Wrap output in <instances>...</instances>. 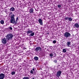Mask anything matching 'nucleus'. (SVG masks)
I'll return each instance as SVG.
<instances>
[{"mask_svg": "<svg viewBox=\"0 0 79 79\" xmlns=\"http://www.w3.org/2000/svg\"><path fill=\"white\" fill-rule=\"evenodd\" d=\"M71 16H73V14L71 13Z\"/></svg>", "mask_w": 79, "mask_h": 79, "instance_id": "obj_31", "label": "nucleus"}, {"mask_svg": "<svg viewBox=\"0 0 79 79\" xmlns=\"http://www.w3.org/2000/svg\"><path fill=\"white\" fill-rule=\"evenodd\" d=\"M58 8H61V6L60 5H58Z\"/></svg>", "mask_w": 79, "mask_h": 79, "instance_id": "obj_23", "label": "nucleus"}, {"mask_svg": "<svg viewBox=\"0 0 79 79\" xmlns=\"http://www.w3.org/2000/svg\"><path fill=\"white\" fill-rule=\"evenodd\" d=\"M63 52L64 53H66V49H63Z\"/></svg>", "mask_w": 79, "mask_h": 79, "instance_id": "obj_19", "label": "nucleus"}, {"mask_svg": "<svg viewBox=\"0 0 79 79\" xmlns=\"http://www.w3.org/2000/svg\"><path fill=\"white\" fill-rule=\"evenodd\" d=\"M23 79H29V77H25L23 78Z\"/></svg>", "mask_w": 79, "mask_h": 79, "instance_id": "obj_21", "label": "nucleus"}, {"mask_svg": "<svg viewBox=\"0 0 79 79\" xmlns=\"http://www.w3.org/2000/svg\"><path fill=\"white\" fill-rule=\"evenodd\" d=\"M5 74L3 73L0 74V79H3L5 78Z\"/></svg>", "mask_w": 79, "mask_h": 79, "instance_id": "obj_7", "label": "nucleus"}, {"mask_svg": "<svg viewBox=\"0 0 79 79\" xmlns=\"http://www.w3.org/2000/svg\"><path fill=\"white\" fill-rule=\"evenodd\" d=\"M27 34V35H29V34H31V33H32V31L31 30H27V31H26Z\"/></svg>", "mask_w": 79, "mask_h": 79, "instance_id": "obj_9", "label": "nucleus"}, {"mask_svg": "<svg viewBox=\"0 0 79 79\" xmlns=\"http://www.w3.org/2000/svg\"><path fill=\"white\" fill-rule=\"evenodd\" d=\"M2 42L3 44H4V45L6 44V43H7V40H6V39L5 38H4L2 39Z\"/></svg>", "mask_w": 79, "mask_h": 79, "instance_id": "obj_4", "label": "nucleus"}, {"mask_svg": "<svg viewBox=\"0 0 79 79\" xmlns=\"http://www.w3.org/2000/svg\"><path fill=\"white\" fill-rule=\"evenodd\" d=\"M13 13L12 12H11L9 14V15H12V14Z\"/></svg>", "mask_w": 79, "mask_h": 79, "instance_id": "obj_30", "label": "nucleus"}, {"mask_svg": "<svg viewBox=\"0 0 79 79\" xmlns=\"http://www.w3.org/2000/svg\"><path fill=\"white\" fill-rule=\"evenodd\" d=\"M47 34H48V33Z\"/></svg>", "mask_w": 79, "mask_h": 79, "instance_id": "obj_32", "label": "nucleus"}, {"mask_svg": "<svg viewBox=\"0 0 79 79\" xmlns=\"http://www.w3.org/2000/svg\"><path fill=\"white\" fill-rule=\"evenodd\" d=\"M54 63H56V62H57V60H55L54 61Z\"/></svg>", "mask_w": 79, "mask_h": 79, "instance_id": "obj_28", "label": "nucleus"}, {"mask_svg": "<svg viewBox=\"0 0 79 79\" xmlns=\"http://www.w3.org/2000/svg\"><path fill=\"white\" fill-rule=\"evenodd\" d=\"M13 37V35L12 34H9L6 35V38L8 40H10Z\"/></svg>", "mask_w": 79, "mask_h": 79, "instance_id": "obj_2", "label": "nucleus"}, {"mask_svg": "<svg viewBox=\"0 0 79 79\" xmlns=\"http://www.w3.org/2000/svg\"><path fill=\"white\" fill-rule=\"evenodd\" d=\"M38 22L40 24V25H41V26H43V21L41 19H39L38 20Z\"/></svg>", "mask_w": 79, "mask_h": 79, "instance_id": "obj_6", "label": "nucleus"}, {"mask_svg": "<svg viewBox=\"0 0 79 79\" xmlns=\"http://www.w3.org/2000/svg\"><path fill=\"white\" fill-rule=\"evenodd\" d=\"M0 23L2 24H4V21H3V20H2L0 21Z\"/></svg>", "mask_w": 79, "mask_h": 79, "instance_id": "obj_18", "label": "nucleus"}, {"mask_svg": "<svg viewBox=\"0 0 79 79\" xmlns=\"http://www.w3.org/2000/svg\"><path fill=\"white\" fill-rule=\"evenodd\" d=\"M30 13H34V9L31 8L30 10V11H29Z\"/></svg>", "mask_w": 79, "mask_h": 79, "instance_id": "obj_10", "label": "nucleus"}, {"mask_svg": "<svg viewBox=\"0 0 79 79\" xmlns=\"http://www.w3.org/2000/svg\"><path fill=\"white\" fill-rule=\"evenodd\" d=\"M30 73H31V74H33L34 72H33V71H32V70H31Z\"/></svg>", "mask_w": 79, "mask_h": 79, "instance_id": "obj_26", "label": "nucleus"}, {"mask_svg": "<svg viewBox=\"0 0 79 79\" xmlns=\"http://www.w3.org/2000/svg\"><path fill=\"white\" fill-rule=\"evenodd\" d=\"M10 11H15V8L14 7H12L11 8H10Z\"/></svg>", "mask_w": 79, "mask_h": 79, "instance_id": "obj_12", "label": "nucleus"}, {"mask_svg": "<svg viewBox=\"0 0 79 79\" xmlns=\"http://www.w3.org/2000/svg\"><path fill=\"white\" fill-rule=\"evenodd\" d=\"M8 29H10V30H12L13 29V28L11 27H9Z\"/></svg>", "mask_w": 79, "mask_h": 79, "instance_id": "obj_24", "label": "nucleus"}, {"mask_svg": "<svg viewBox=\"0 0 79 79\" xmlns=\"http://www.w3.org/2000/svg\"><path fill=\"white\" fill-rule=\"evenodd\" d=\"M34 59L35 60V61H37L39 60V58L37 56L35 57Z\"/></svg>", "mask_w": 79, "mask_h": 79, "instance_id": "obj_16", "label": "nucleus"}, {"mask_svg": "<svg viewBox=\"0 0 79 79\" xmlns=\"http://www.w3.org/2000/svg\"><path fill=\"white\" fill-rule=\"evenodd\" d=\"M53 53H54V55H55V56H56V53H55V52H52V53H50V56H51V57L53 56Z\"/></svg>", "mask_w": 79, "mask_h": 79, "instance_id": "obj_11", "label": "nucleus"}, {"mask_svg": "<svg viewBox=\"0 0 79 79\" xmlns=\"http://www.w3.org/2000/svg\"><path fill=\"white\" fill-rule=\"evenodd\" d=\"M69 18L67 17H65L64 18V19H65V20H67V19H68Z\"/></svg>", "mask_w": 79, "mask_h": 79, "instance_id": "obj_25", "label": "nucleus"}, {"mask_svg": "<svg viewBox=\"0 0 79 79\" xmlns=\"http://www.w3.org/2000/svg\"><path fill=\"white\" fill-rule=\"evenodd\" d=\"M15 72H12L11 73V74L12 75H14V74H15Z\"/></svg>", "mask_w": 79, "mask_h": 79, "instance_id": "obj_20", "label": "nucleus"}, {"mask_svg": "<svg viewBox=\"0 0 79 79\" xmlns=\"http://www.w3.org/2000/svg\"><path fill=\"white\" fill-rule=\"evenodd\" d=\"M70 45H71V42H70L69 41H68L67 42L68 47H70Z\"/></svg>", "mask_w": 79, "mask_h": 79, "instance_id": "obj_15", "label": "nucleus"}, {"mask_svg": "<svg viewBox=\"0 0 79 79\" xmlns=\"http://www.w3.org/2000/svg\"><path fill=\"white\" fill-rule=\"evenodd\" d=\"M53 44H56V40H54L53 41Z\"/></svg>", "mask_w": 79, "mask_h": 79, "instance_id": "obj_22", "label": "nucleus"}, {"mask_svg": "<svg viewBox=\"0 0 79 79\" xmlns=\"http://www.w3.org/2000/svg\"><path fill=\"white\" fill-rule=\"evenodd\" d=\"M35 34V33L34 32H32L31 34H30L29 36H34V35Z\"/></svg>", "mask_w": 79, "mask_h": 79, "instance_id": "obj_13", "label": "nucleus"}, {"mask_svg": "<svg viewBox=\"0 0 79 79\" xmlns=\"http://www.w3.org/2000/svg\"><path fill=\"white\" fill-rule=\"evenodd\" d=\"M18 19H19L18 17H17L16 18V22H17V21H18Z\"/></svg>", "mask_w": 79, "mask_h": 79, "instance_id": "obj_27", "label": "nucleus"}, {"mask_svg": "<svg viewBox=\"0 0 79 79\" xmlns=\"http://www.w3.org/2000/svg\"><path fill=\"white\" fill-rule=\"evenodd\" d=\"M68 20L69 21L71 22L73 21V19H72V18H71V17H69V18Z\"/></svg>", "mask_w": 79, "mask_h": 79, "instance_id": "obj_17", "label": "nucleus"}, {"mask_svg": "<svg viewBox=\"0 0 79 79\" xmlns=\"http://www.w3.org/2000/svg\"><path fill=\"white\" fill-rule=\"evenodd\" d=\"M75 26L76 27H77V28H78V27H79V24H78V23L75 24Z\"/></svg>", "mask_w": 79, "mask_h": 79, "instance_id": "obj_14", "label": "nucleus"}, {"mask_svg": "<svg viewBox=\"0 0 79 79\" xmlns=\"http://www.w3.org/2000/svg\"><path fill=\"white\" fill-rule=\"evenodd\" d=\"M15 15L14 14L11 15L10 16V23H12L13 24L16 23V22L15 21Z\"/></svg>", "mask_w": 79, "mask_h": 79, "instance_id": "obj_1", "label": "nucleus"}, {"mask_svg": "<svg viewBox=\"0 0 79 79\" xmlns=\"http://www.w3.org/2000/svg\"><path fill=\"white\" fill-rule=\"evenodd\" d=\"M61 74V71H59L57 73L56 76H57L58 77H59V76H60Z\"/></svg>", "mask_w": 79, "mask_h": 79, "instance_id": "obj_8", "label": "nucleus"}, {"mask_svg": "<svg viewBox=\"0 0 79 79\" xmlns=\"http://www.w3.org/2000/svg\"><path fill=\"white\" fill-rule=\"evenodd\" d=\"M64 35L66 37H68L71 36V34L68 32H66L64 34Z\"/></svg>", "mask_w": 79, "mask_h": 79, "instance_id": "obj_5", "label": "nucleus"}, {"mask_svg": "<svg viewBox=\"0 0 79 79\" xmlns=\"http://www.w3.org/2000/svg\"><path fill=\"white\" fill-rule=\"evenodd\" d=\"M32 70L33 71H35V68L33 67L32 69Z\"/></svg>", "mask_w": 79, "mask_h": 79, "instance_id": "obj_29", "label": "nucleus"}, {"mask_svg": "<svg viewBox=\"0 0 79 79\" xmlns=\"http://www.w3.org/2000/svg\"><path fill=\"white\" fill-rule=\"evenodd\" d=\"M42 48L40 47H37L35 48V51L36 52H38V53H39L40 51H41V49Z\"/></svg>", "mask_w": 79, "mask_h": 79, "instance_id": "obj_3", "label": "nucleus"}]
</instances>
